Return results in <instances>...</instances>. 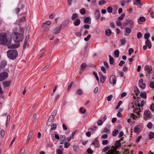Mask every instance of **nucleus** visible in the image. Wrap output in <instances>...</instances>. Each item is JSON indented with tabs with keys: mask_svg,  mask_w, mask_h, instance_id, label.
Returning <instances> with one entry per match:
<instances>
[{
	"mask_svg": "<svg viewBox=\"0 0 154 154\" xmlns=\"http://www.w3.org/2000/svg\"><path fill=\"white\" fill-rule=\"evenodd\" d=\"M1 134L2 137H3L5 135V132L4 130H2L1 131Z\"/></svg>",
	"mask_w": 154,
	"mask_h": 154,
	"instance_id": "69168bd1",
	"label": "nucleus"
},
{
	"mask_svg": "<svg viewBox=\"0 0 154 154\" xmlns=\"http://www.w3.org/2000/svg\"><path fill=\"white\" fill-rule=\"evenodd\" d=\"M6 62L5 61H2L0 63V69L4 68L6 65Z\"/></svg>",
	"mask_w": 154,
	"mask_h": 154,
	"instance_id": "a211bd4d",
	"label": "nucleus"
},
{
	"mask_svg": "<svg viewBox=\"0 0 154 154\" xmlns=\"http://www.w3.org/2000/svg\"><path fill=\"white\" fill-rule=\"evenodd\" d=\"M140 95L142 98L144 99H146V94L145 91L141 93Z\"/></svg>",
	"mask_w": 154,
	"mask_h": 154,
	"instance_id": "393cba45",
	"label": "nucleus"
},
{
	"mask_svg": "<svg viewBox=\"0 0 154 154\" xmlns=\"http://www.w3.org/2000/svg\"><path fill=\"white\" fill-rule=\"evenodd\" d=\"M113 98V95L112 94H110V95L107 97V99L108 101H110L111 100V99Z\"/></svg>",
	"mask_w": 154,
	"mask_h": 154,
	"instance_id": "49530a36",
	"label": "nucleus"
},
{
	"mask_svg": "<svg viewBox=\"0 0 154 154\" xmlns=\"http://www.w3.org/2000/svg\"><path fill=\"white\" fill-rule=\"evenodd\" d=\"M145 70L146 72L150 73V72L152 71V67L150 66L146 65L145 66Z\"/></svg>",
	"mask_w": 154,
	"mask_h": 154,
	"instance_id": "f8f14e48",
	"label": "nucleus"
},
{
	"mask_svg": "<svg viewBox=\"0 0 154 154\" xmlns=\"http://www.w3.org/2000/svg\"><path fill=\"white\" fill-rule=\"evenodd\" d=\"M7 55L9 59L14 60L17 57L18 54L16 50H10L8 51Z\"/></svg>",
	"mask_w": 154,
	"mask_h": 154,
	"instance_id": "f257e3e1",
	"label": "nucleus"
},
{
	"mask_svg": "<svg viewBox=\"0 0 154 154\" xmlns=\"http://www.w3.org/2000/svg\"><path fill=\"white\" fill-rule=\"evenodd\" d=\"M119 133V131L118 130L115 129L112 132V136H116Z\"/></svg>",
	"mask_w": 154,
	"mask_h": 154,
	"instance_id": "473e14b6",
	"label": "nucleus"
},
{
	"mask_svg": "<svg viewBox=\"0 0 154 154\" xmlns=\"http://www.w3.org/2000/svg\"><path fill=\"white\" fill-rule=\"evenodd\" d=\"M104 65L106 67V69L107 70L108 69L109 66L108 63L106 61H104L103 62Z\"/></svg>",
	"mask_w": 154,
	"mask_h": 154,
	"instance_id": "603ef678",
	"label": "nucleus"
},
{
	"mask_svg": "<svg viewBox=\"0 0 154 154\" xmlns=\"http://www.w3.org/2000/svg\"><path fill=\"white\" fill-rule=\"evenodd\" d=\"M103 124L102 120L100 119L97 122V124L98 125L100 126L101 125Z\"/></svg>",
	"mask_w": 154,
	"mask_h": 154,
	"instance_id": "338daca9",
	"label": "nucleus"
},
{
	"mask_svg": "<svg viewBox=\"0 0 154 154\" xmlns=\"http://www.w3.org/2000/svg\"><path fill=\"white\" fill-rule=\"evenodd\" d=\"M109 82L110 83L112 84L113 85L116 84V80L115 75H112L110 76Z\"/></svg>",
	"mask_w": 154,
	"mask_h": 154,
	"instance_id": "423d86ee",
	"label": "nucleus"
},
{
	"mask_svg": "<svg viewBox=\"0 0 154 154\" xmlns=\"http://www.w3.org/2000/svg\"><path fill=\"white\" fill-rule=\"evenodd\" d=\"M152 126V124L151 122H149L147 125V127L149 129H151Z\"/></svg>",
	"mask_w": 154,
	"mask_h": 154,
	"instance_id": "864d4df0",
	"label": "nucleus"
},
{
	"mask_svg": "<svg viewBox=\"0 0 154 154\" xmlns=\"http://www.w3.org/2000/svg\"><path fill=\"white\" fill-rule=\"evenodd\" d=\"M11 82V81H5L3 84L5 87H7L10 85Z\"/></svg>",
	"mask_w": 154,
	"mask_h": 154,
	"instance_id": "f3484780",
	"label": "nucleus"
},
{
	"mask_svg": "<svg viewBox=\"0 0 154 154\" xmlns=\"http://www.w3.org/2000/svg\"><path fill=\"white\" fill-rule=\"evenodd\" d=\"M140 128H139L135 127L134 128V131L135 133H137L140 131Z\"/></svg>",
	"mask_w": 154,
	"mask_h": 154,
	"instance_id": "13d9d810",
	"label": "nucleus"
},
{
	"mask_svg": "<svg viewBox=\"0 0 154 154\" xmlns=\"http://www.w3.org/2000/svg\"><path fill=\"white\" fill-rule=\"evenodd\" d=\"M122 103V102L121 101H119L117 104V105L116 109H118L120 105Z\"/></svg>",
	"mask_w": 154,
	"mask_h": 154,
	"instance_id": "4d7b16f0",
	"label": "nucleus"
},
{
	"mask_svg": "<svg viewBox=\"0 0 154 154\" xmlns=\"http://www.w3.org/2000/svg\"><path fill=\"white\" fill-rule=\"evenodd\" d=\"M20 44L18 43L15 44H12L8 46V48L9 49L16 48H18L20 46Z\"/></svg>",
	"mask_w": 154,
	"mask_h": 154,
	"instance_id": "ddd939ff",
	"label": "nucleus"
},
{
	"mask_svg": "<svg viewBox=\"0 0 154 154\" xmlns=\"http://www.w3.org/2000/svg\"><path fill=\"white\" fill-rule=\"evenodd\" d=\"M142 35L141 32H138L137 33V37L138 38H140L142 37Z\"/></svg>",
	"mask_w": 154,
	"mask_h": 154,
	"instance_id": "680f3d73",
	"label": "nucleus"
},
{
	"mask_svg": "<svg viewBox=\"0 0 154 154\" xmlns=\"http://www.w3.org/2000/svg\"><path fill=\"white\" fill-rule=\"evenodd\" d=\"M145 104V101L144 100H143L142 101H141L140 105L139 104H137L136 103H135V105H137L138 107H139L140 106L141 107H143Z\"/></svg>",
	"mask_w": 154,
	"mask_h": 154,
	"instance_id": "b1692460",
	"label": "nucleus"
},
{
	"mask_svg": "<svg viewBox=\"0 0 154 154\" xmlns=\"http://www.w3.org/2000/svg\"><path fill=\"white\" fill-rule=\"evenodd\" d=\"M33 133L32 131L31 130L29 133L27 139L30 140L32 137Z\"/></svg>",
	"mask_w": 154,
	"mask_h": 154,
	"instance_id": "5701e85b",
	"label": "nucleus"
},
{
	"mask_svg": "<svg viewBox=\"0 0 154 154\" xmlns=\"http://www.w3.org/2000/svg\"><path fill=\"white\" fill-rule=\"evenodd\" d=\"M131 28L130 27V28L128 27H126L125 29V31L126 32H127V33H128V34L130 33L131 32Z\"/></svg>",
	"mask_w": 154,
	"mask_h": 154,
	"instance_id": "7c9ffc66",
	"label": "nucleus"
},
{
	"mask_svg": "<svg viewBox=\"0 0 154 154\" xmlns=\"http://www.w3.org/2000/svg\"><path fill=\"white\" fill-rule=\"evenodd\" d=\"M131 0H123L121 2V4L122 7H126L130 3Z\"/></svg>",
	"mask_w": 154,
	"mask_h": 154,
	"instance_id": "1a4fd4ad",
	"label": "nucleus"
},
{
	"mask_svg": "<svg viewBox=\"0 0 154 154\" xmlns=\"http://www.w3.org/2000/svg\"><path fill=\"white\" fill-rule=\"evenodd\" d=\"M87 152L89 154H92L93 153V151L90 148H88L87 149Z\"/></svg>",
	"mask_w": 154,
	"mask_h": 154,
	"instance_id": "e2e57ef3",
	"label": "nucleus"
},
{
	"mask_svg": "<svg viewBox=\"0 0 154 154\" xmlns=\"http://www.w3.org/2000/svg\"><path fill=\"white\" fill-rule=\"evenodd\" d=\"M95 16L96 18L97 19H98L100 17V12L99 10H97L95 14Z\"/></svg>",
	"mask_w": 154,
	"mask_h": 154,
	"instance_id": "4be33fe9",
	"label": "nucleus"
},
{
	"mask_svg": "<svg viewBox=\"0 0 154 154\" xmlns=\"http://www.w3.org/2000/svg\"><path fill=\"white\" fill-rule=\"evenodd\" d=\"M80 19H78L73 22V24L75 26H78L80 24Z\"/></svg>",
	"mask_w": 154,
	"mask_h": 154,
	"instance_id": "aec40b11",
	"label": "nucleus"
},
{
	"mask_svg": "<svg viewBox=\"0 0 154 154\" xmlns=\"http://www.w3.org/2000/svg\"><path fill=\"white\" fill-rule=\"evenodd\" d=\"M125 63V62L123 60H121L119 64V66H122Z\"/></svg>",
	"mask_w": 154,
	"mask_h": 154,
	"instance_id": "0e129e2a",
	"label": "nucleus"
},
{
	"mask_svg": "<svg viewBox=\"0 0 154 154\" xmlns=\"http://www.w3.org/2000/svg\"><path fill=\"white\" fill-rule=\"evenodd\" d=\"M139 85L142 88H145L146 85L143 83V79H142L140 80L139 82Z\"/></svg>",
	"mask_w": 154,
	"mask_h": 154,
	"instance_id": "4468645a",
	"label": "nucleus"
},
{
	"mask_svg": "<svg viewBox=\"0 0 154 154\" xmlns=\"http://www.w3.org/2000/svg\"><path fill=\"white\" fill-rule=\"evenodd\" d=\"M144 116H146V117L144 116V118L145 120H147V118L150 117L151 115V112L149 109L146 110L144 112Z\"/></svg>",
	"mask_w": 154,
	"mask_h": 154,
	"instance_id": "0eeeda50",
	"label": "nucleus"
},
{
	"mask_svg": "<svg viewBox=\"0 0 154 154\" xmlns=\"http://www.w3.org/2000/svg\"><path fill=\"white\" fill-rule=\"evenodd\" d=\"M116 146L113 147L112 146L111 147V149L109 150L108 152L106 153V154H119V151H117V148Z\"/></svg>",
	"mask_w": 154,
	"mask_h": 154,
	"instance_id": "20e7f679",
	"label": "nucleus"
},
{
	"mask_svg": "<svg viewBox=\"0 0 154 154\" xmlns=\"http://www.w3.org/2000/svg\"><path fill=\"white\" fill-rule=\"evenodd\" d=\"M8 74L7 72H4L0 73V82H1L8 77Z\"/></svg>",
	"mask_w": 154,
	"mask_h": 154,
	"instance_id": "39448f33",
	"label": "nucleus"
},
{
	"mask_svg": "<svg viewBox=\"0 0 154 154\" xmlns=\"http://www.w3.org/2000/svg\"><path fill=\"white\" fill-rule=\"evenodd\" d=\"M100 82L102 83H104L106 79L105 77L103 76H101V77H100Z\"/></svg>",
	"mask_w": 154,
	"mask_h": 154,
	"instance_id": "72a5a7b5",
	"label": "nucleus"
},
{
	"mask_svg": "<svg viewBox=\"0 0 154 154\" xmlns=\"http://www.w3.org/2000/svg\"><path fill=\"white\" fill-rule=\"evenodd\" d=\"M116 146L118 148H119L121 147V145L119 142V141H117L115 143Z\"/></svg>",
	"mask_w": 154,
	"mask_h": 154,
	"instance_id": "e433bc0d",
	"label": "nucleus"
},
{
	"mask_svg": "<svg viewBox=\"0 0 154 154\" xmlns=\"http://www.w3.org/2000/svg\"><path fill=\"white\" fill-rule=\"evenodd\" d=\"M134 91L136 93L137 95H138L140 93V91L137 87L136 86H134Z\"/></svg>",
	"mask_w": 154,
	"mask_h": 154,
	"instance_id": "412c9836",
	"label": "nucleus"
},
{
	"mask_svg": "<svg viewBox=\"0 0 154 154\" xmlns=\"http://www.w3.org/2000/svg\"><path fill=\"white\" fill-rule=\"evenodd\" d=\"M62 28V25H60L59 27H56L53 29V33L55 34L59 33Z\"/></svg>",
	"mask_w": 154,
	"mask_h": 154,
	"instance_id": "9b49d317",
	"label": "nucleus"
},
{
	"mask_svg": "<svg viewBox=\"0 0 154 154\" xmlns=\"http://www.w3.org/2000/svg\"><path fill=\"white\" fill-rule=\"evenodd\" d=\"M145 43L146 45L148 46L149 49L151 48L152 47L151 42L148 39L146 40Z\"/></svg>",
	"mask_w": 154,
	"mask_h": 154,
	"instance_id": "6ab92c4d",
	"label": "nucleus"
},
{
	"mask_svg": "<svg viewBox=\"0 0 154 154\" xmlns=\"http://www.w3.org/2000/svg\"><path fill=\"white\" fill-rule=\"evenodd\" d=\"M76 93L78 95H81L83 94V91L81 89H79L76 91Z\"/></svg>",
	"mask_w": 154,
	"mask_h": 154,
	"instance_id": "bb28decb",
	"label": "nucleus"
},
{
	"mask_svg": "<svg viewBox=\"0 0 154 154\" xmlns=\"http://www.w3.org/2000/svg\"><path fill=\"white\" fill-rule=\"evenodd\" d=\"M145 20H146V19L144 17H141L139 18V19L138 20V22L139 23V20L141 22H143L145 21Z\"/></svg>",
	"mask_w": 154,
	"mask_h": 154,
	"instance_id": "f704fd0d",
	"label": "nucleus"
},
{
	"mask_svg": "<svg viewBox=\"0 0 154 154\" xmlns=\"http://www.w3.org/2000/svg\"><path fill=\"white\" fill-rule=\"evenodd\" d=\"M119 51L117 49L114 52V54L116 57H118L119 56Z\"/></svg>",
	"mask_w": 154,
	"mask_h": 154,
	"instance_id": "cd10ccee",
	"label": "nucleus"
},
{
	"mask_svg": "<svg viewBox=\"0 0 154 154\" xmlns=\"http://www.w3.org/2000/svg\"><path fill=\"white\" fill-rule=\"evenodd\" d=\"M134 51V50L132 48H130L128 50L129 55H131L132 53H133Z\"/></svg>",
	"mask_w": 154,
	"mask_h": 154,
	"instance_id": "052dcab7",
	"label": "nucleus"
},
{
	"mask_svg": "<svg viewBox=\"0 0 154 154\" xmlns=\"http://www.w3.org/2000/svg\"><path fill=\"white\" fill-rule=\"evenodd\" d=\"M150 36V34L149 33H145L144 35L145 39L147 40Z\"/></svg>",
	"mask_w": 154,
	"mask_h": 154,
	"instance_id": "4c0bfd02",
	"label": "nucleus"
},
{
	"mask_svg": "<svg viewBox=\"0 0 154 154\" xmlns=\"http://www.w3.org/2000/svg\"><path fill=\"white\" fill-rule=\"evenodd\" d=\"M117 6L116 5H113L112 6H109L108 7L107 10H112L113 9H117Z\"/></svg>",
	"mask_w": 154,
	"mask_h": 154,
	"instance_id": "c9c22d12",
	"label": "nucleus"
},
{
	"mask_svg": "<svg viewBox=\"0 0 154 154\" xmlns=\"http://www.w3.org/2000/svg\"><path fill=\"white\" fill-rule=\"evenodd\" d=\"M104 132L106 133L107 134H109L110 132V130L107 128H104Z\"/></svg>",
	"mask_w": 154,
	"mask_h": 154,
	"instance_id": "6e6d98bb",
	"label": "nucleus"
},
{
	"mask_svg": "<svg viewBox=\"0 0 154 154\" xmlns=\"http://www.w3.org/2000/svg\"><path fill=\"white\" fill-rule=\"evenodd\" d=\"M106 2L104 0H102L101 1H100L99 2V4L100 5H102L104 4H106Z\"/></svg>",
	"mask_w": 154,
	"mask_h": 154,
	"instance_id": "ea45409f",
	"label": "nucleus"
},
{
	"mask_svg": "<svg viewBox=\"0 0 154 154\" xmlns=\"http://www.w3.org/2000/svg\"><path fill=\"white\" fill-rule=\"evenodd\" d=\"M70 143L67 142L65 143L64 144V148H68L70 146Z\"/></svg>",
	"mask_w": 154,
	"mask_h": 154,
	"instance_id": "c03bdc74",
	"label": "nucleus"
},
{
	"mask_svg": "<svg viewBox=\"0 0 154 154\" xmlns=\"http://www.w3.org/2000/svg\"><path fill=\"white\" fill-rule=\"evenodd\" d=\"M78 17V15L77 13H75L72 15L71 19L72 20H73L77 18Z\"/></svg>",
	"mask_w": 154,
	"mask_h": 154,
	"instance_id": "c756f323",
	"label": "nucleus"
},
{
	"mask_svg": "<svg viewBox=\"0 0 154 154\" xmlns=\"http://www.w3.org/2000/svg\"><path fill=\"white\" fill-rule=\"evenodd\" d=\"M125 23L127 25H130V27L131 29L134 26V22L131 20H127Z\"/></svg>",
	"mask_w": 154,
	"mask_h": 154,
	"instance_id": "6e6552de",
	"label": "nucleus"
},
{
	"mask_svg": "<svg viewBox=\"0 0 154 154\" xmlns=\"http://www.w3.org/2000/svg\"><path fill=\"white\" fill-rule=\"evenodd\" d=\"M110 146H107L106 147H104L102 149V152H105L106 151L108 150L110 148Z\"/></svg>",
	"mask_w": 154,
	"mask_h": 154,
	"instance_id": "2f4dec72",
	"label": "nucleus"
},
{
	"mask_svg": "<svg viewBox=\"0 0 154 154\" xmlns=\"http://www.w3.org/2000/svg\"><path fill=\"white\" fill-rule=\"evenodd\" d=\"M86 66L87 64L85 63H82L81 65L80 72L81 73L82 72H83L84 70L86 68Z\"/></svg>",
	"mask_w": 154,
	"mask_h": 154,
	"instance_id": "2eb2a0df",
	"label": "nucleus"
},
{
	"mask_svg": "<svg viewBox=\"0 0 154 154\" xmlns=\"http://www.w3.org/2000/svg\"><path fill=\"white\" fill-rule=\"evenodd\" d=\"M69 21L68 20H66L63 21L61 25H62L63 29H65L68 26Z\"/></svg>",
	"mask_w": 154,
	"mask_h": 154,
	"instance_id": "9d476101",
	"label": "nucleus"
},
{
	"mask_svg": "<svg viewBox=\"0 0 154 154\" xmlns=\"http://www.w3.org/2000/svg\"><path fill=\"white\" fill-rule=\"evenodd\" d=\"M7 42L6 34L4 33H0V43L2 45H5L7 43Z\"/></svg>",
	"mask_w": 154,
	"mask_h": 154,
	"instance_id": "7ed1b4c3",
	"label": "nucleus"
},
{
	"mask_svg": "<svg viewBox=\"0 0 154 154\" xmlns=\"http://www.w3.org/2000/svg\"><path fill=\"white\" fill-rule=\"evenodd\" d=\"M14 35L13 36V38L15 42H19L23 40V34H20L16 32H14Z\"/></svg>",
	"mask_w": 154,
	"mask_h": 154,
	"instance_id": "f03ea898",
	"label": "nucleus"
},
{
	"mask_svg": "<svg viewBox=\"0 0 154 154\" xmlns=\"http://www.w3.org/2000/svg\"><path fill=\"white\" fill-rule=\"evenodd\" d=\"M154 137V133L153 132H151L149 133V137L150 139H152Z\"/></svg>",
	"mask_w": 154,
	"mask_h": 154,
	"instance_id": "58836bf2",
	"label": "nucleus"
},
{
	"mask_svg": "<svg viewBox=\"0 0 154 154\" xmlns=\"http://www.w3.org/2000/svg\"><path fill=\"white\" fill-rule=\"evenodd\" d=\"M53 121H51V120H50V118H49L47 123V125H50L52 124Z\"/></svg>",
	"mask_w": 154,
	"mask_h": 154,
	"instance_id": "a18cd8bd",
	"label": "nucleus"
},
{
	"mask_svg": "<svg viewBox=\"0 0 154 154\" xmlns=\"http://www.w3.org/2000/svg\"><path fill=\"white\" fill-rule=\"evenodd\" d=\"M57 125L55 124H54L52 125L51 126V130H54L56 128Z\"/></svg>",
	"mask_w": 154,
	"mask_h": 154,
	"instance_id": "5fc2aeb1",
	"label": "nucleus"
},
{
	"mask_svg": "<svg viewBox=\"0 0 154 154\" xmlns=\"http://www.w3.org/2000/svg\"><path fill=\"white\" fill-rule=\"evenodd\" d=\"M142 138V136H138L136 140V142L137 143H139L141 139Z\"/></svg>",
	"mask_w": 154,
	"mask_h": 154,
	"instance_id": "3c124183",
	"label": "nucleus"
},
{
	"mask_svg": "<svg viewBox=\"0 0 154 154\" xmlns=\"http://www.w3.org/2000/svg\"><path fill=\"white\" fill-rule=\"evenodd\" d=\"M125 15V14L124 13H122L121 16L120 17H119L118 18L119 20H122L123 19Z\"/></svg>",
	"mask_w": 154,
	"mask_h": 154,
	"instance_id": "37998d69",
	"label": "nucleus"
},
{
	"mask_svg": "<svg viewBox=\"0 0 154 154\" xmlns=\"http://www.w3.org/2000/svg\"><path fill=\"white\" fill-rule=\"evenodd\" d=\"M149 86L152 88H154V82H150L149 84Z\"/></svg>",
	"mask_w": 154,
	"mask_h": 154,
	"instance_id": "de8ad7c7",
	"label": "nucleus"
},
{
	"mask_svg": "<svg viewBox=\"0 0 154 154\" xmlns=\"http://www.w3.org/2000/svg\"><path fill=\"white\" fill-rule=\"evenodd\" d=\"M91 37V35H89L87 36V37L85 38H84V39L85 41H88L90 39Z\"/></svg>",
	"mask_w": 154,
	"mask_h": 154,
	"instance_id": "bf43d9fd",
	"label": "nucleus"
},
{
	"mask_svg": "<svg viewBox=\"0 0 154 154\" xmlns=\"http://www.w3.org/2000/svg\"><path fill=\"white\" fill-rule=\"evenodd\" d=\"M111 34V31L109 29H107L105 31V34L107 36H110Z\"/></svg>",
	"mask_w": 154,
	"mask_h": 154,
	"instance_id": "c85d7f7f",
	"label": "nucleus"
},
{
	"mask_svg": "<svg viewBox=\"0 0 154 154\" xmlns=\"http://www.w3.org/2000/svg\"><path fill=\"white\" fill-rule=\"evenodd\" d=\"M25 20V18L24 17H23L20 18L19 20V21L20 22L24 21Z\"/></svg>",
	"mask_w": 154,
	"mask_h": 154,
	"instance_id": "774afa93",
	"label": "nucleus"
},
{
	"mask_svg": "<svg viewBox=\"0 0 154 154\" xmlns=\"http://www.w3.org/2000/svg\"><path fill=\"white\" fill-rule=\"evenodd\" d=\"M109 62L110 64H113V61L114 60L113 58L111 57L110 55H109Z\"/></svg>",
	"mask_w": 154,
	"mask_h": 154,
	"instance_id": "a878e982",
	"label": "nucleus"
},
{
	"mask_svg": "<svg viewBox=\"0 0 154 154\" xmlns=\"http://www.w3.org/2000/svg\"><path fill=\"white\" fill-rule=\"evenodd\" d=\"M57 114L56 112V111H54L51 113V115L50 116V120H51V121H54V118L55 116Z\"/></svg>",
	"mask_w": 154,
	"mask_h": 154,
	"instance_id": "dca6fc26",
	"label": "nucleus"
},
{
	"mask_svg": "<svg viewBox=\"0 0 154 154\" xmlns=\"http://www.w3.org/2000/svg\"><path fill=\"white\" fill-rule=\"evenodd\" d=\"M149 108L151 111H154V103H153L150 105Z\"/></svg>",
	"mask_w": 154,
	"mask_h": 154,
	"instance_id": "8fccbe9b",
	"label": "nucleus"
},
{
	"mask_svg": "<svg viewBox=\"0 0 154 154\" xmlns=\"http://www.w3.org/2000/svg\"><path fill=\"white\" fill-rule=\"evenodd\" d=\"M93 73V74L95 76L97 80V81H99V77H98V76L97 75V72H94Z\"/></svg>",
	"mask_w": 154,
	"mask_h": 154,
	"instance_id": "09e8293b",
	"label": "nucleus"
},
{
	"mask_svg": "<svg viewBox=\"0 0 154 154\" xmlns=\"http://www.w3.org/2000/svg\"><path fill=\"white\" fill-rule=\"evenodd\" d=\"M100 68L101 71L104 73H106V69H106V68H105L103 66H101Z\"/></svg>",
	"mask_w": 154,
	"mask_h": 154,
	"instance_id": "79ce46f5",
	"label": "nucleus"
},
{
	"mask_svg": "<svg viewBox=\"0 0 154 154\" xmlns=\"http://www.w3.org/2000/svg\"><path fill=\"white\" fill-rule=\"evenodd\" d=\"M79 111L82 114L86 112V110L84 109L83 107H81L79 109Z\"/></svg>",
	"mask_w": 154,
	"mask_h": 154,
	"instance_id": "a19ab883",
	"label": "nucleus"
}]
</instances>
